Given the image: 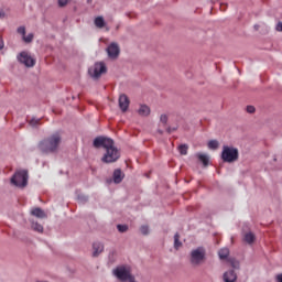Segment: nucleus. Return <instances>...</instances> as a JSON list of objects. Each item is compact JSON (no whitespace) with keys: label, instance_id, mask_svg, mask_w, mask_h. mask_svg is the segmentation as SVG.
Wrapping results in <instances>:
<instances>
[{"label":"nucleus","instance_id":"nucleus-1","mask_svg":"<svg viewBox=\"0 0 282 282\" xmlns=\"http://www.w3.org/2000/svg\"><path fill=\"white\" fill-rule=\"evenodd\" d=\"M93 147L95 149H105L106 153L101 158L104 164H113L120 160V150L116 148V142L111 138L97 137L94 139Z\"/></svg>","mask_w":282,"mask_h":282},{"label":"nucleus","instance_id":"nucleus-2","mask_svg":"<svg viewBox=\"0 0 282 282\" xmlns=\"http://www.w3.org/2000/svg\"><path fill=\"white\" fill-rule=\"evenodd\" d=\"M61 142H62L61 134L54 133L51 137L40 141L37 144V149L44 155H50L58 151V147L61 145Z\"/></svg>","mask_w":282,"mask_h":282},{"label":"nucleus","instance_id":"nucleus-3","mask_svg":"<svg viewBox=\"0 0 282 282\" xmlns=\"http://www.w3.org/2000/svg\"><path fill=\"white\" fill-rule=\"evenodd\" d=\"M206 261V249L204 247H197L196 249H193L189 253V263L194 268H197V265H202Z\"/></svg>","mask_w":282,"mask_h":282},{"label":"nucleus","instance_id":"nucleus-4","mask_svg":"<svg viewBox=\"0 0 282 282\" xmlns=\"http://www.w3.org/2000/svg\"><path fill=\"white\" fill-rule=\"evenodd\" d=\"M220 158L223 162L232 164V162H237V160H239V149L235 147L224 145Z\"/></svg>","mask_w":282,"mask_h":282},{"label":"nucleus","instance_id":"nucleus-5","mask_svg":"<svg viewBox=\"0 0 282 282\" xmlns=\"http://www.w3.org/2000/svg\"><path fill=\"white\" fill-rule=\"evenodd\" d=\"M112 274L120 282H128L133 276V273H131V267L124 264L116 267L112 270Z\"/></svg>","mask_w":282,"mask_h":282},{"label":"nucleus","instance_id":"nucleus-6","mask_svg":"<svg viewBox=\"0 0 282 282\" xmlns=\"http://www.w3.org/2000/svg\"><path fill=\"white\" fill-rule=\"evenodd\" d=\"M28 171L22 170L15 172V174L11 177V184H13V186H18V188H25V186H28Z\"/></svg>","mask_w":282,"mask_h":282},{"label":"nucleus","instance_id":"nucleus-7","mask_svg":"<svg viewBox=\"0 0 282 282\" xmlns=\"http://www.w3.org/2000/svg\"><path fill=\"white\" fill-rule=\"evenodd\" d=\"M88 73L93 78L98 79L102 74H107V65L104 62H97L93 68L88 69Z\"/></svg>","mask_w":282,"mask_h":282},{"label":"nucleus","instance_id":"nucleus-8","mask_svg":"<svg viewBox=\"0 0 282 282\" xmlns=\"http://www.w3.org/2000/svg\"><path fill=\"white\" fill-rule=\"evenodd\" d=\"M18 62L24 65L25 67H34L36 65V59H34L28 52L23 51L17 56Z\"/></svg>","mask_w":282,"mask_h":282},{"label":"nucleus","instance_id":"nucleus-9","mask_svg":"<svg viewBox=\"0 0 282 282\" xmlns=\"http://www.w3.org/2000/svg\"><path fill=\"white\" fill-rule=\"evenodd\" d=\"M106 51L109 58H118V56H120V46H118L116 42H112Z\"/></svg>","mask_w":282,"mask_h":282},{"label":"nucleus","instance_id":"nucleus-10","mask_svg":"<svg viewBox=\"0 0 282 282\" xmlns=\"http://www.w3.org/2000/svg\"><path fill=\"white\" fill-rule=\"evenodd\" d=\"M105 251V245L102 242L93 243V257H100L101 252Z\"/></svg>","mask_w":282,"mask_h":282},{"label":"nucleus","instance_id":"nucleus-11","mask_svg":"<svg viewBox=\"0 0 282 282\" xmlns=\"http://www.w3.org/2000/svg\"><path fill=\"white\" fill-rule=\"evenodd\" d=\"M119 107L123 112L127 111V109H129V97H127V95H120Z\"/></svg>","mask_w":282,"mask_h":282},{"label":"nucleus","instance_id":"nucleus-12","mask_svg":"<svg viewBox=\"0 0 282 282\" xmlns=\"http://www.w3.org/2000/svg\"><path fill=\"white\" fill-rule=\"evenodd\" d=\"M223 279L225 282H237V273L235 270H229L224 273Z\"/></svg>","mask_w":282,"mask_h":282},{"label":"nucleus","instance_id":"nucleus-13","mask_svg":"<svg viewBox=\"0 0 282 282\" xmlns=\"http://www.w3.org/2000/svg\"><path fill=\"white\" fill-rule=\"evenodd\" d=\"M112 177L115 184H120L124 180V174L122 173V170L117 169L113 171Z\"/></svg>","mask_w":282,"mask_h":282},{"label":"nucleus","instance_id":"nucleus-14","mask_svg":"<svg viewBox=\"0 0 282 282\" xmlns=\"http://www.w3.org/2000/svg\"><path fill=\"white\" fill-rule=\"evenodd\" d=\"M31 215H33V217H37L39 219H45V217H47V215L43 209H41V207L33 208L31 210Z\"/></svg>","mask_w":282,"mask_h":282},{"label":"nucleus","instance_id":"nucleus-15","mask_svg":"<svg viewBox=\"0 0 282 282\" xmlns=\"http://www.w3.org/2000/svg\"><path fill=\"white\" fill-rule=\"evenodd\" d=\"M196 158H197L198 161H200L203 166H208V164L210 162V158L207 154L198 152V153H196Z\"/></svg>","mask_w":282,"mask_h":282},{"label":"nucleus","instance_id":"nucleus-16","mask_svg":"<svg viewBox=\"0 0 282 282\" xmlns=\"http://www.w3.org/2000/svg\"><path fill=\"white\" fill-rule=\"evenodd\" d=\"M138 113H139V116L147 118L148 116H151V108L147 105H141L138 110Z\"/></svg>","mask_w":282,"mask_h":282},{"label":"nucleus","instance_id":"nucleus-17","mask_svg":"<svg viewBox=\"0 0 282 282\" xmlns=\"http://www.w3.org/2000/svg\"><path fill=\"white\" fill-rule=\"evenodd\" d=\"M257 237L254 236V234L252 231H249L247 234H245L243 236V241L246 243H249V246H251V243H254Z\"/></svg>","mask_w":282,"mask_h":282},{"label":"nucleus","instance_id":"nucleus-18","mask_svg":"<svg viewBox=\"0 0 282 282\" xmlns=\"http://www.w3.org/2000/svg\"><path fill=\"white\" fill-rule=\"evenodd\" d=\"M94 23L99 30H102V28L107 25V22H105V18L102 15L97 17Z\"/></svg>","mask_w":282,"mask_h":282},{"label":"nucleus","instance_id":"nucleus-19","mask_svg":"<svg viewBox=\"0 0 282 282\" xmlns=\"http://www.w3.org/2000/svg\"><path fill=\"white\" fill-rule=\"evenodd\" d=\"M230 254V250L228 248H223L218 251L219 259H228V256Z\"/></svg>","mask_w":282,"mask_h":282},{"label":"nucleus","instance_id":"nucleus-20","mask_svg":"<svg viewBox=\"0 0 282 282\" xmlns=\"http://www.w3.org/2000/svg\"><path fill=\"white\" fill-rule=\"evenodd\" d=\"M227 261H228V263H230V265H231V268H234V270H239V268H240L239 260H237L235 258H228Z\"/></svg>","mask_w":282,"mask_h":282},{"label":"nucleus","instance_id":"nucleus-21","mask_svg":"<svg viewBox=\"0 0 282 282\" xmlns=\"http://www.w3.org/2000/svg\"><path fill=\"white\" fill-rule=\"evenodd\" d=\"M178 152L181 153V155H188V144L183 143L178 145Z\"/></svg>","mask_w":282,"mask_h":282},{"label":"nucleus","instance_id":"nucleus-22","mask_svg":"<svg viewBox=\"0 0 282 282\" xmlns=\"http://www.w3.org/2000/svg\"><path fill=\"white\" fill-rule=\"evenodd\" d=\"M208 149H212V151H216V149H219V141L217 140H210L207 144Z\"/></svg>","mask_w":282,"mask_h":282},{"label":"nucleus","instance_id":"nucleus-23","mask_svg":"<svg viewBox=\"0 0 282 282\" xmlns=\"http://www.w3.org/2000/svg\"><path fill=\"white\" fill-rule=\"evenodd\" d=\"M181 246H182V241H180V234L176 232L174 235V248H175V250H178V248H181Z\"/></svg>","mask_w":282,"mask_h":282},{"label":"nucleus","instance_id":"nucleus-24","mask_svg":"<svg viewBox=\"0 0 282 282\" xmlns=\"http://www.w3.org/2000/svg\"><path fill=\"white\" fill-rule=\"evenodd\" d=\"M32 229L35 230V232H43V225L39 223H32Z\"/></svg>","mask_w":282,"mask_h":282},{"label":"nucleus","instance_id":"nucleus-25","mask_svg":"<svg viewBox=\"0 0 282 282\" xmlns=\"http://www.w3.org/2000/svg\"><path fill=\"white\" fill-rule=\"evenodd\" d=\"M24 43H32L34 41V33H29L28 35L22 36Z\"/></svg>","mask_w":282,"mask_h":282},{"label":"nucleus","instance_id":"nucleus-26","mask_svg":"<svg viewBox=\"0 0 282 282\" xmlns=\"http://www.w3.org/2000/svg\"><path fill=\"white\" fill-rule=\"evenodd\" d=\"M77 199H78V202H82V204L89 202V197L86 196L85 194L77 195Z\"/></svg>","mask_w":282,"mask_h":282},{"label":"nucleus","instance_id":"nucleus-27","mask_svg":"<svg viewBox=\"0 0 282 282\" xmlns=\"http://www.w3.org/2000/svg\"><path fill=\"white\" fill-rule=\"evenodd\" d=\"M140 232H141V235H144V236L149 235V232H150L149 225H142L140 227Z\"/></svg>","mask_w":282,"mask_h":282},{"label":"nucleus","instance_id":"nucleus-28","mask_svg":"<svg viewBox=\"0 0 282 282\" xmlns=\"http://www.w3.org/2000/svg\"><path fill=\"white\" fill-rule=\"evenodd\" d=\"M117 230L119 232H127V230H129V226L128 225H117Z\"/></svg>","mask_w":282,"mask_h":282},{"label":"nucleus","instance_id":"nucleus-29","mask_svg":"<svg viewBox=\"0 0 282 282\" xmlns=\"http://www.w3.org/2000/svg\"><path fill=\"white\" fill-rule=\"evenodd\" d=\"M160 122H162V124H166V122H169V116L161 115Z\"/></svg>","mask_w":282,"mask_h":282},{"label":"nucleus","instance_id":"nucleus-30","mask_svg":"<svg viewBox=\"0 0 282 282\" xmlns=\"http://www.w3.org/2000/svg\"><path fill=\"white\" fill-rule=\"evenodd\" d=\"M57 3L59 8H65L69 3V0H58Z\"/></svg>","mask_w":282,"mask_h":282},{"label":"nucleus","instance_id":"nucleus-31","mask_svg":"<svg viewBox=\"0 0 282 282\" xmlns=\"http://www.w3.org/2000/svg\"><path fill=\"white\" fill-rule=\"evenodd\" d=\"M39 122H41V119L32 118L30 120L31 127H36V124H39Z\"/></svg>","mask_w":282,"mask_h":282},{"label":"nucleus","instance_id":"nucleus-32","mask_svg":"<svg viewBox=\"0 0 282 282\" xmlns=\"http://www.w3.org/2000/svg\"><path fill=\"white\" fill-rule=\"evenodd\" d=\"M17 32H18V34H21L22 36H25V26H19Z\"/></svg>","mask_w":282,"mask_h":282},{"label":"nucleus","instance_id":"nucleus-33","mask_svg":"<svg viewBox=\"0 0 282 282\" xmlns=\"http://www.w3.org/2000/svg\"><path fill=\"white\" fill-rule=\"evenodd\" d=\"M257 111V108L254 106H247V113H254Z\"/></svg>","mask_w":282,"mask_h":282},{"label":"nucleus","instance_id":"nucleus-34","mask_svg":"<svg viewBox=\"0 0 282 282\" xmlns=\"http://www.w3.org/2000/svg\"><path fill=\"white\" fill-rule=\"evenodd\" d=\"M175 131H177V127H174V128L167 127V129H166L167 133H173Z\"/></svg>","mask_w":282,"mask_h":282},{"label":"nucleus","instance_id":"nucleus-35","mask_svg":"<svg viewBox=\"0 0 282 282\" xmlns=\"http://www.w3.org/2000/svg\"><path fill=\"white\" fill-rule=\"evenodd\" d=\"M275 30H276V32H282V22H279V23L275 25Z\"/></svg>","mask_w":282,"mask_h":282},{"label":"nucleus","instance_id":"nucleus-36","mask_svg":"<svg viewBox=\"0 0 282 282\" xmlns=\"http://www.w3.org/2000/svg\"><path fill=\"white\" fill-rule=\"evenodd\" d=\"M275 281H276V282H282V273H280V274H278V275L275 276Z\"/></svg>","mask_w":282,"mask_h":282},{"label":"nucleus","instance_id":"nucleus-37","mask_svg":"<svg viewBox=\"0 0 282 282\" xmlns=\"http://www.w3.org/2000/svg\"><path fill=\"white\" fill-rule=\"evenodd\" d=\"M6 18V12L3 10H0V19H4Z\"/></svg>","mask_w":282,"mask_h":282},{"label":"nucleus","instance_id":"nucleus-38","mask_svg":"<svg viewBox=\"0 0 282 282\" xmlns=\"http://www.w3.org/2000/svg\"><path fill=\"white\" fill-rule=\"evenodd\" d=\"M3 46H4L3 40L0 37V50H3Z\"/></svg>","mask_w":282,"mask_h":282},{"label":"nucleus","instance_id":"nucleus-39","mask_svg":"<svg viewBox=\"0 0 282 282\" xmlns=\"http://www.w3.org/2000/svg\"><path fill=\"white\" fill-rule=\"evenodd\" d=\"M158 133H160V135H164V130H158Z\"/></svg>","mask_w":282,"mask_h":282},{"label":"nucleus","instance_id":"nucleus-40","mask_svg":"<svg viewBox=\"0 0 282 282\" xmlns=\"http://www.w3.org/2000/svg\"><path fill=\"white\" fill-rule=\"evenodd\" d=\"M254 30H259V24H256V25H254Z\"/></svg>","mask_w":282,"mask_h":282}]
</instances>
